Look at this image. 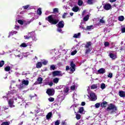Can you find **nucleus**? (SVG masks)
I'll return each mask as SVG.
<instances>
[{
  "label": "nucleus",
  "instance_id": "50",
  "mask_svg": "<svg viewBox=\"0 0 125 125\" xmlns=\"http://www.w3.org/2000/svg\"><path fill=\"white\" fill-rule=\"evenodd\" d=\"M71 90H74V89H76V85H73L71 86Z\"/></svg>",
  "mask_w": 125,
  "mask_h": 125
},
{
  "label": "nucleus",
  "instance_id": "43",
  "mask_svg": "<svg viewBox=\"0 0 125 125\" xmlns=\"http://www.w3.org/2000/svg\"><path fill=\"white\" fill-rule=\"evenodd\" d=\"M3 65H4V61H1L0 62V68H1V67H2V66H3Z\"/></svg>",
  "mask_w": 125,
  "mask_h": 125
},
{
  "label": "nucleus",
  "instance_id": "58",
  "mask_svg": "<svg viewBox=\"0 0 125 125\" xmlns=\"http://www.w3.org/2000/svg\"><path fill=\"white\" fill-rule=\"evenodd\" d=\"M77 97V93H74L73 95V99H75Z\"/></svg>",
  "mask_w": 125,
  "mask_h": 125
},
{
  "label": "nucleus",
  "instance_id": "14",
  "mask_svg": "<svg viewBox=\"0 0 125 125\" xmlns=\"http://www.w3.org/2000/svg\"><path fill=\"white\" fill-rule=\"evenodd\" d=\"M104 8L105 10H110V9L112 8V6L111 5V4L109 3H106L104 5Z\"/></svg>",
  "mask_w": 125,
  "mask_h": 125
},
{
  "label": "nucleus",
  "instance_id": "21",
  "mask_svg": "<svg viewBox=\"0 0 125 125\" xmlns=\"http://www.w3.org/2000/svg\"><path fill=\"white\" fill-rule=\"evenodd\" d=\"M22 8L24 9H32L33 8V6H31V5H26L25 6H22Z\"/></svg>",
  "mask_w": 125,
  "mask_h": 125
},
{
  "label": "nucleus",
  "instance_id": "46",
  "mask_svg": "<svg viewBox=\"0 0 125 125\" xmlns=\"http://www.w3.org/2000/svg\"><path fill=\"white\" fill-rule=\"evenodd\" d=\"M93 2V0H88L87 3H88V4H92Z\"/></svg>",
  "mask_w": 125,
  "mask_h": 125
},
{
  "label": "nucleus",
  "instance_id": "62",
  "mask_svg": "<svg viewBox=\"0 0 125 125\" xmlns=\"http://www.w3.org/2000/svg\"><path fill=\"white\" fill-rule=\"evenodd\" d=\"M61 125H66L67 123L66 122H65V121H62V122Z\"/></svg>",
  "mask_w": 125,
  "mask_h": 125
},
{
  "label": "nucleus",
  "instance_id": "48",
  "mask_svg": "<svg viewBox=\"0 0 125 125\" xmlns=\"http://www.w3.org/2000/svg\"><path fill=\"white\" fill-rule=\"evenodd\" d=\"M48 100L50 102H53V101H54V98L50 97Z\"/></svg>",
  "mask_w": 125,
  "mask_h": 125
},
{
  "label": "nucleus",
  "instance_id": "8",
  "mask_svg": "<svg viewBox=\"0 0 125 125\" xmlns=\"http://www.w3.org/2000/svg\"><path fill=\"white\" fill-rule=\"evenodd\" d=\"M9 107L10 108H14L15 105H14V101L13 99H10L8 102Z\"/></svg>",
  "mask_w": 125,
  "mask_h": 125
},
{
  "label": "nucleus",
  "instance_id": "45",
  "mask_svg": "<svg viewBox=\"0 0 125 125\" xmlns=\"http://www.w3.org/2000/svg\"><path fill=\"white\" fill-rule=\"evenodd\" d=\"M95 108H99L100 107V103H98L95 104Z\"/></svg>",
  "mask_w": 125,
  "mask_h": 125
},
{
  "label": "nucleus",
  "instance_id": "25",
  "mask_svg": "<svg viewBox=\"0 0 125 125\" xmlns=\"http://www.w3.org/2000/svg\"><path fill=\"white\" fill-rule=\"evenodd\" d=\"M84 109H83V107H81L79 108V113L80 114H84Z\"/></svg>",
  "mask_w": 125,
  "mask_h": 125
},
{
  "label": "nucleus",
  "instance_id": "33",
  "mask_svg": "<svg viewBox=\"0 0 125 125\" xmlns=\"http://www.w3.org/2000/svg\"><path fill=\"white\" fill-rule=\"evenodd\" d=\"M107 105V102H104L102 103L101 104V107H106V105Z\"/></svg>",
  "mask_w": 125,
  "mask_h": 125
},
{
  "label": "nucleus",
  "instance_id": "7",
  "mask_svg": "<svg viewBox=\"0 0 125 125\" xmlns=\"http://www.w3.org/2000/svg\"><path fill=\"white\" fill-rule=\"evenodd\" d=\"M52 74L53 77H62V76H63V74H62V72L61 71L55 70L53 71Z\"/></svg>",
  "mask_w": 125,
  "mask_h": 125
},
{
  "label": "nucleus",
  "instance_id": "64",
  "mask_svg": "<svg viewBox=\"0 0 125 125\" xmlns=\"http://www.w3.org/2000/svg\"><path fill=\"white\" fill-rule=\"evenodd\" d=\"M7 109H8V107H6L5 106H3V110H7Z\"/></svg>",
  "mask_w": 125,
  "mask_h": 125
},
{
  "label": "nucleus",
  "instance_id": "41",
  "mask_svg": "<svg viewBox=\"0 0 125 125\" xmlns=\"http://www.w3.org/2000/svg\"><path fill=\"white\" fill-rule=\"evenodd\" d=\"M83 0H78V5H79V6H82V5H83Z\"/></svg>",
  "mask_w": 125,
  "mask_h": 125
},
{
  "label": "nucleus",
  "instance_id": "52",
  "mask_svg": "<svg viewBox=\"0 0 125 125\" xmlns=\"http://www.w3.org/2000/svg\"><path fill=\"white\" fill-rule=\"evenodd\" d=\"M108 78H112L113 77V74L112 73H109L108 75H107Z\"/></svg>",
  "mask_w": 125,
  "mask_h": 125
},
{
  "label": "nucleus",
  "instance_id": "4",
  "mask_svg": "<svg viewBox=\"0 0 125 125\" xmlns=\"http://www.w3.org/2000/svg\"><path fill=\"white\" fill-rule=\"evenodd\" d=\"M28 84H29V81L23 79L21 80V83L17 85V87H18L19 89L22 90V89L25 88V86H27Z\"/></svg>",
  "mask_w": 125,
  "mask_h": 125
},
{
  "label": "nucleus",
  "instance_id": "28",
  "mask_svg": "<svg viewBox=\"0 0 125 125\" xmlns=\"http://www.w3.org/2000/svg\"><path fill=\"white\" fill-rule=\"evenodd\" d=\"M118 20L120 21H123L125 20V17L124 16H120L118 17Z\"/></svg>",
  "mask_w": 125,
  "mask_h": 125
},
{
  "label": "nucleus",
  "instance_id": "37",
  "mask_svg": "<svg viewBox=\"0 0 125 125\" xmlns=\"http://www.w3.org/2000/svg\"><path fill=\"white\" fill-rule=\"evenodd\" d=\"M86 29H87V30L90 31V30H93V25L88 26H87Z\"/></svg>",
  "mask_w": 125,
  "mask_h": 125
},
{
  "label": "nucleus",
  "instance_id": "42",
  "mask_svg": "<svg viewBox=\"0 0 125 125\" xmlns=\"http://www.w3.org/2000/svg\"><path fill=\"white\" fill-rule=\"evenodd\" d=\"M61 28H62L58 27L57 31L58 32H59V33H61V34H63V32L62 31V29Z\"/></svg>",
  "mask_w": 125,
  "mask_h": 125
},
{
  "label": "nucleus",
  "instance_id": "32",
  "mask_svg": "<svg viewBox=\"0 0 125 125\" xmlns=\"http://www.w3.org/2000/svg\"><path fill=\"white\" fill-rule=\"evenodd\" d=\"M56 69V66L54 64L51 65L50 67V70H54Z\"/></svg>",
  "mask_w": 125,
  "mask_h": 125
},
{
  "label": "nucleus",
  "instance_id": "54",
  "mask_svg": "<svg viewBox=\"0 0 125 125\" xmlns=\"http://www.w3.org/2000/svg\"><path fill=\"white\" fill-rule=\"evenodd\" d=\"M66 16H67V13H64L62 16V18L65 19V18H66Z\"/></svg>",
  "mask_w": 125,
  "mask_h": 125
},
{
  "label": "nucleus",
  "instance_id": "6",
  "mask_svg": "<svg viewBox=\"0 0 125 125\" xmlns=\"http://www.w3.org/2000/svg\"><path fill=\"white\" fill-rule=\"evenodd\" d=\"M82 16L83 17V21H88V19H89V15H87V12H86V10H84L83 12Z\"/></svg>",
  "mask_w": 125,
  "mask_h": 125
},
{
  "label": "nucleus",
  "instance_id": "57",
  "mask_svg": "<svg viewBox=\"0 0 125 125\" xmlns=\"http://www.w3.org/2000/svg\"><path fill=\"white\" fill-rule=\"evenodd\" d=\"M77 53V50H74L71 52V55H75Z\"/></svg>",
  "mask_w": 125,
  "mask_h": 125
},
{
  "label": "nucleus",
  "instance_id": "63",
  "mask_svg": "<svg viewBox=\"0 0 125 125\" xmlns=\"http://www.w3.org/2000/svg\"><path fill=\"white\" fill-rule=\"evenodd\" d=\"M15 76H17V77H19V76H20V74L18 72H16L15 73Z\"/></svg>",
  "mask_w": 125,
  "mask_h": 125
},
{
  "label": "nucleus",
  "instance_id": "47",
  "mask_svg": "<svg viewBox=\"0 0 125 125\" xmlns=\"http://www.w3.org/2000/svg\"><path fill=\"white\" fill-rule=\"evenodd\" d=\"M58 8H54L53 9V13H58Z\"/></svg>",
  "mask_w": 125,
  "mask_h": 125
},
{
  "label": "nucleus",
  "instance_id": "59",
  "mask_svg": "<svg viewBox=\"0 0 125 125\" xmlns=\"http://www.w3.org/2000/svg\"><path fill=\"white\" fill-rule=\"evenodd\" d=\"M122 33H125V27H123L121 29Z\"/></svg>",
  "mask_w": 125,
  "mask_h": 125
},
{
  "label": "nucleus",
  "instance_id": "44",
  "mask_svg": "<svg viewBox=\"0 0 125 125\" xmlns=\"http://www.w3.org/2000/svg\"><path fill=\"white\" fill-rule=\"evenodd\" d=\"M100 23L102 24H105V21L103 20V18L100 20Z\"/></svg>",
  "mask_w": 125,
  "mask_h": 125
},
{
  "label": "nucleus",
  "instance_id": "51",
  "mask_svg": "<svg viewBox=\"0 0 125 125\" xmlns=\"http://www.w3.org/2000/svg\"><path fill=\"white\" fill-rule=\"evenodd\" d=\"M48 62H47V61L44 60L42 62V64H43V65H46V64H47Z\"/></svg>",
  "mask_w": 125,
  "mask_h": 125
},
{
  "label": "nucleus",
  "instance_id": "17",
  "mask_svg": "<svg viewBox=\"0 0 125 125\" xmlns=\"http://www.w3.org/2000/svg\"><path fill=\"white\" fill-rule=\"evenodd\" d=\"M109 56L110 58H111L112 60H115L117 58V55L113 53H110L109 54Z\"/></svg>",
  "mask_w": 125,
  "mask_h": 125
},
{
  "label": "nucleus",
  "instance_id": "23",
  "mask_svg": "<svg viewBox=\"0 0 125 125\" xmlns=\"http://www.w3.org/2000/svg\"><path fill=\"white\" fill-rule=\"evenodd\" d=\"M119 96L120 97H125V91H119Z\"/></svg>",
  "mask_w": 125,
  "mask_h": 125
},
{
  "label": "nucleus",
  "instance_id": "49",
  "mask_svg": "<svg viewBox=\"0 0 125 125\" xmlns=\"http://www.w3.org/2000/svg\"><path fill=\"white\" fill-rule=\"evenodd\" d=\"M1 125H9V122H3Z\"/></svg>",
  "mask_w": 125,
  "mask_h": 125
},
{
  "label": "nucleus",
  "instance_id": "38",
  "mask_svg": "<svg viewBox=\"0 0 125 125\" xmlns=\"http://www.w3.org/2000/svg\"><path fill=\"white\" fill-rule=\"evenodd\" d=\"M58 82H59V79L55 78V79H53V82L55 83H58Z\"/></svg>",
  "mask_w": 125,
  "mask_h": 125
},
{
  "label": "nucleus",
  "instance_id": "31",
  "mask_svg": "<svg viewBox=\"0 0 125 125\" xmlns=\"http://www.w3.org/2000/svg\"><path fill=\"white\" fill-rule=\"evenodd\" d=\"M97 87H98L97 84H94L92 85L91 86V89H95L97 88Z\"/></svg>",
  "mask_w": 125,
  "mask_h": 125
},
{
  "label": "nucleus",
  "instance_id": "15",
  "mask_svg": "<svg viewBox=\"0 0 125 125\" xmlns=\"http://www.w3.org/2000/svg\"><path fill=\"white\" fill-rule=\"evenodd\" d=\"M62 87L63 89V92L65 95L68 94V92H69V87L66 86H62Z\"/></svg>",
  "mask_w": 125,
  "mask_h": 125
},
{
  "label": "nucleus",
  "instance_id": "30",
  "mask_svg": "<svg viewBox=\"0 0 125 125\" xmlns=\"http://www.w3.org/2000/svg\"><path fill=\"white\" fill-rule=\"evenodd\" d=\"M4 70L6 72H9L10 71V66L7 65L5 68H4Z\"/></svg>",
  "mask_w": 125,
  "mask_h": 125
},
{
  "label": "nucleus",
  "instance_id": "61",
  "mask_svg": "<svg viewBox=\"0 0 125 125\" xmlns=\"http://www.w3.org/2000/svg\"><path fill=\"white\" fill-rule=\"evenodd\" d=\"M50 86H52L53 85V82H50L49 83V85Z\"/></svg>",
  "mask_w": 125,
  "mask_h": 125
},
{
  "label": "nucleus",
  "instance_id": "27",
  "mask_svg": "<svg viewBox=\"0 0 125 125\" xmlns=\"http://www.w3.org/2000/svg\"><path fill=\"white\" fill-rule=\"evenodd\" d=\"M51 116H52V112H49L46 116V119L47 120H49V119H50V118H51Z\"/></svg>",
  "mask_w": 125,
  "mask_h": 125
},
{
  "label": "nucleus",
  "instance_id": "12",
  "mask_svg": "<svg viewBox=\"0 0 125 125\" xmlns=\"http://www.w3.org/2000/svg\"><path fill=\"white\" fill-rule=\"evenodd\" d=\"M18 99L17 102L19 104L21 103L20 105L22 106V103H24V102H25V101L24 100V98H23V97H20L19 96H18Z\"/></svg>",
  "mask_w": 125,
  "mask_h": 125
},
{
  "label": "nucleus",
  "instance_id": "34",
  "mask_svg": "<svg viewBox=\"0 0 125 125\" xmlns=\"http://www.w3.org/2000/svg\"><path fill=\"white\" fill-rule=\"evenodd\" d=\"M42 63L41 62H39L38 63H37L36 64V67L37 68H41L42 67Z\"/></svg>",
  "mask_w": 125,
  "mask_h": 125
},
{
  "label": "nucleus",
  "instance_id": "10",
  "mask_svg": "<svg viewBox=\"0 0 125 125\" xmlns=\"http://www.w3.org/2000/svg\"><path fill=\"white\" fill-rule=\"evenodd\" d=\"M13 53H14L16 57H21V55H20L21 53L20 51H18L17 49L13 50Z\"/></svg>",
  "mask_w": 125,
  "mask_h": 125
},
{
  "label": "nucleus",
  "instance_id": "3",
  "mask_svg": "<svg viewBox=\"0 0 125 125\" xmlns=\"http://www.w3.org/2000/svg\"><path fill=\"white\" fill-rule=\"evenodd\" d=\"M117 107L112 104H110L106 109V111L109 112L110 114H115V113H117Z\"/></svg>",
  "mask_w": 125,
  "mask_h": 125
},
{
  "label": "nucleus",
  "instance_id": "20",
  "mask_svg": "<svg viewBox=\"0 0 125 125\" xmlns=\"http://www.w3.org/2000/svg\"><path fill=\"white\" fill-rule=\"evenodd\" d=\"M72 10L74 12H78L80 10V8L78 6H75L72 8Z\"/></svg>",
  "mask_w": 125,
  "mask_h": 125
},
{
  "label": "nucleus",
  "instance_id": "29",
  "mask_svg": "<svg viewBox=\"0 0 125 125\" xmlns=\"http://www.w3.org/2000/svg\"><path fill=\"white\" fill-rule=\"evenodd\" d=\"M20 47H27L28 46V44L26 43H22L20 45Z\"/></svg>",
  "mask_w": 125,
  "mask_h": 125
},
{
  "label": "nucleus",
  "instance_id": "56",
  "mask_svg": "<svg viewBox=\"0 0 125 125\" xmlns=\"http://www.w3.org/2000/svg\"><path fill=\"white\" fill-rule=\"evenodd\" d=\"M104 44L105 46H109L110 45V43L108 42H105Z\"/></svg>",
  "mask_w": 125,
  "mask_h": 125
},
{
  "label": "nucleus",
  "instance_id": "13",
  "mask_svg": "<svg viewBox=\"0 0 125 125\" xmlns=\"http://www.w3.org/2000/svg\"><path fill=\"white\" fill-rule=\"evenodd\" d=\"M42 77H39L37 79V81L34 83V84H42Z\"/></svg>",
  "mask_w": 125,
  "mask_h": 125
},
{
  "label": "nucleus",
  "instance_id": "60",
  "mask_svg": "<svg viewBox=\"0 0 125 125\" xmlns=\"http://www.w3.org/2000/svg\"><path fill=\"white\" fill-rule=\"evenodd\" d=\"M15 29H16V30H19V26L18 25H15Z\"/></svg>",
  "mask_w": 125,
  "mask_h": 125
},
{
  "label": "nucleus",
  "instance_id": "5",
  "mask_svg": "<svg viewBox=\"0 0 125 125\" xmlns=\"http://www.w3.org/2000/svg\"><path fill=\"white\" fill-rule=\"evenodd\" d=\"M91 46V42H87L85 45V48H86V50H85L86 54H87V53H89L90 51L92 50V48Z\"/></svg>",
  "mask_w": 125,
  "mask_h": 125
},
{
  "label": "nucleus",
  "instance_id": "22",
  "mask_svg": "<svg viewBox=\"0 0 125 125\" xmlns=\"http://www.w3.org/2000/svg\"><path fill=\"white\" fill-rule=\"evenodd\" d=\"M16 93V90H12L11 91L8 92V93L7 94L8 96H9V95H11L12 94H15Z\"/></svg>",
  "mask_w": 125,
  "mask_h": 125
},
{
  "label": "nucleus",
  "instance_id": "18",
  "mask_svg": "<svg viewBox=\"0 0 125 125\" xmlns=\"http://www.w3.org/2000/svg\"><path fill=\"white\" fill-rule=\"evenodd\" d=\"M58 27L59 28H64V21H60L58 24Z\"/></svg>",
  "mask_w": 125,
  "mask_h": 125
},
{
  "label": "nucleus",
  "instance_id": "36",
  "mask_svg": "<svg viewBox=\"0 0 125 125\" xmlns=\"http://www.w3.org/2000/svg\"><path fill=\"white\" fill-rule=\"evenodd\" d=\"M37 14H38V15H42V8H39L38 9Z\"/></svg>",
  "mask_w": 125,
  "mask_h": 125
},
{
  "label": "nucleus",
  "instance_id": "39",
  "mask_svg": "<svg viewBox=\"0 0 125 125\" xmlns=\"http://www.w3.org/2000/svg\"><path fill=\"white\" fill-rule=\"evenodd\" d=\"M76 118L77 120H81V116L80 114L77 113L76 114Z\"/></svg>",
  "mask_w": 125,
  "mask_h": 125
},
{
  "label": "nucleus",
  "instance_id": "2",
  "mask_svg": "<svg viewBox=\"0 0 125 125\" xmlns=\"http://www.w3.org/2000/svg\"><path fill=\"white\" fill-rule=\"evenodd\" d=\"M24 38L25 40H30V39L32 38V41L34 42H37V41H38L37 35H36V34H35V32H34L28 33L27 35L24 36Z\"/></svg>",
  "mask_w": 125,
  "mask_h": 125
},
{
  "label": "nucleus",
  "instance_id": "1",
  "mask_svg": "<svg viewBox=\"0 0 125 125\" xmlns=\"http://www.w3.org/2000/svg\"><path fill=\"white\" fill-rule=\"evenodd\" d=\"M45 20L48 21L49 23L51 24H53V25H56L57 23H58L59 20L56 19V17L54 15H50L48 17L46 18Z\"/></svg>",
  "mask_w": 125,
  "mask_h": 125
},
{
  "label": "nucleus",
  "instance_id": "40",
  "mask_svg": "<svg viewBox=\"0 0 125 125\" xmlns=\"http://www.w3.org/2000/svg\"><path fill=\"white\" fill-rule=\"evenodd\" d=\"M29 55H30V53L29 52L22 53V55L23 56H24V57H27V56H29Z\"/></svg>",
  "mask_w": 125,
  "mask_h": 125
},
{
  "label": "nucleus",
  "instance_id": "19",
  "mask_svg": "<svg viewBox=\"0 0 125 125\" xmlns=\"http://www.w3.org/2000/svg\"><path fill=\"white\" fill-rule=\"evenodd\" d=\"M99 74H105L106 70L104 68H102L98 70Z\"/></svg>",
  "mask_w": 125,
  "mask_h": 125
},
{
  "label": "nucleus",
  "instance_id": "53",
  "mask_svg": "<svg viewBox=\"0 0 125 125\" xmlns=\"http://www.w3.org/2000/svg\"><path fill=\"white\" fill-rule=\"evenodd\" d=\"M18 23H19V24H20L21 25H23L24 22L21 20H18Z\"/></svg>",
  "mask_w": 125,
  "mask_h": 125
},
{
  "label": "nucleus",
  "instance_id": "11",
  "mask_svg": "<svg viewBox=\"0 0 125 125\" xmlns=\"http://www.w3.org/2000/svg\"><path fill=\"white\" fill-rule=\"evenodd\" d=\"M46 93L50 96H52V95H54V89H48L46 91Z\"/></svg>",
  "mask_w": 125,
  "mask_h": 125
},
{
  "label": "nucleus",
  "instance_id": "26",
  "mask_svg": "<svg viewBox=\"0 0 125 125\" xmlns=\"http://www.w3.org/2000/svg\"><path fill=\"white\" fill-rule=\"evenodd\" d=\"M80 37H81V33L75 34L73 36V38H75V39H79Z\"/></svg>",
  "mask_w": 125,
  "mask_h": 125
},
{
  "label": "nucleus",
  "instance_id": "16",
  "mask_svg": "<svg viewBox=\"0 0 125 125\" xmlns=\"http://www.w3.org/2000/svg\"><path fill=\"white\" fill-rule=\"evenodd\" d=\"M70 66L71 67L70 68V71H71V72H75V67H76V65L74 63V62H71Z\"/></svg>",
  "mask_w": 125,
  "mask_h": 125
},
{
  "label": "nucleus",
  "instance_id": "55",
  "mask_svg": "<svg viewBox=\"0 0 125 125\" xmlns=\"http://www.w3.org/2000/svg\"><path fill=\"white\" fill-rule=\"evenodd\" d=\"M60 124V121L57 120L55 123V125H59Z\"/></svg>",
  "mask_w": 125,
  "mask_h": 125
},
{
  "label": "nucleus",
  "instance_id": "35",
  "mask_svg": "<svg viewBox=\"0 0 125 125\" xmlns=\"http://www.w3.org/2000/svg\"><path fill=\"white\" fill-rule=\"evenodd\" d=\"M101 88H102V89H105V88H106V85L105 84V83H102L101 84Z\"/></svg>",
  "mask_w": 125,
  "mask_h": 125
},
{
  "label": "nucleus",
  "instance_id": "9",
  "mask_svg": "<svg viewBox=\"0 0 125 125\" xmlns=\"http://www.w3.org/2000/svg\"><path fill=\"white\" fill-rule=\"evenodd\" d=\"M90 100L91 101H95L97 100V97L95 95V94L93 92H92L90 94Z\"/></svg>",
  "mask_w": 125,
  "mask_h": 125
},
{
  "label": "nucleus",
  "instance_id": "24",
  "mask_svg": "<svg viewBox=\"0 0 125 125\" xmlns=\"http://www.w3.org/2000/svg\"><path fill=\"white\" fill-rule=\"evenodd\" d=\"M17 34V32L12 31L9 33L8 38H10V36H13V35H16Z\"/></svg>",
  "mask_w": 125,
  "mask_h": 125
}]
</instances>
